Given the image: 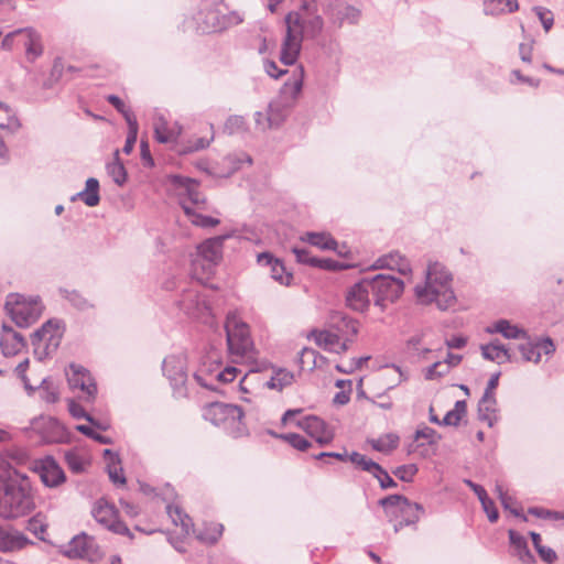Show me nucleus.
<instances>
[{
    "instance_id": "1",
    "label": "nucleus",
    "mask_w": 564,
    "mask_h": 564,
    "mask_svg": "<svg viewBox=\"0 0 564 564\" xmlns=\"http://www.w3.org/2000/svg\"><path fill=\"white\" fill-rule=\"evenodd\" d=\"M285 26L286 34L280 58L284 65H294L300 55L303 39H316L324 28V20L317 13L315 0H301L299 9L286 14Z\"/></svg>"
},
{
    "instance_id": "2",
    "label": "nucleus",
    "mask_w": 564,
    "mask_h": 564,
    "mask_svg": "<svg viewBox=\"0 0 564 564\" xmlns=\"http://www.w3.org/2000/svg\"><path fill=\"white\" fill-rule=\"evenodd\" d=\"M416 301L422 305L435 304L446 311L456 303L451 271L438 261H430L425 270V280L414 288Z\"/></svg>"
},
{
    "instance_id": "3",
    "label": "nucleus",
    "mask_w": 564,
    "mask_h": 564,
    "mask_svg": "<svg viewBox=\"0 0 564 564\" xmlns=\"http://www.w3.org/2000/svg\"><path fill=\"white\" fill-rule=\"evenodd\" d=\"M35 509L31 481L26 475L14 470V477H0V517L17 519Z\"/></svg>"
},
{
    "instance_id": "4",
    "label": "nucleus",
    "mask_w": 564,
    "mask_h": 564,
    "mask_svg": "<svg viewBox=\"0 0 564 564\" xmlns=\"http://www.w3.org/2000/svg\"><path fill=\"white\" fill-rule=\"evenodd\" d=\"M169 180L170 183L180 191V204L194 225L203 228H209L215 227L220 223L219 219L198 214L192 208L191 205H198L204 202L196 181L182 175H170Z\"/></svg>"
},
{
    "instance_id": "5",
    "label": "nucleus",
    "mask_w": 564,
    "mask_h": 564,
    "mask_svg": "<svg viewBox=\"0 0 564 564\" xmlns=\"http://www.w3.org/2000/svg\"><path fill=\"white\" fill-rule=\"evenodd\" d=\"M225 330L228 351L232 360L239 362L252 359L254 347L250 337L249 326L238 319L235 314H230L226 318Z\"/></svg>"
},
{
    "instance_id": "6",
    "label": "nucleus",
    "mask_w": 564,
    "mask_h": 564,
    "mask_svg": "<svg viewBox=\"0 0 564 564\" xmlns=\"http://www.w3.org/2000/svg\"><path fill=\"white\" fill-rule=\"evenodd\" d=\"M379 505L383 508L386 516L390 521H397L393 530L398 533L403 527L415 524L421 514L424 513V508L420 503H412L406 497L402 495H390L379 500Z\"/></svg>"
},
{
    "instance_id": "7",
    "label": "nucleus",
    "mask_w": 564,
    "mask_h": 564,
    "mask_svg": "<svg viewBox=\"0 0 564 564\" xmlns=\"http://www.w3.org/2000/svg\"><path fill=\"white\" fill-rule=\"evenodd\" d=\"M4 308L12 322L21 328L33 325L43 312L40 296H30L12 293L7 296Z\"/></svg>"
},
{
    "instance_id": "8",
    "label": "nucleus",
    "mask_w": 564,
    "mask_h": 564,
    "mask_svg": "<svg viewBox=\"0 0 564 564\" xmlns=\"http://www.w3.org/2000/svg\"><path fill=\"white\" fill-rule=\"evenodd\" d=\"M204 416L214 425L223 427L232 437H240L247 433L242 421L243 411L239 405L216 402L207 408Z\"/></svg>"
},
{
    "instance_id": "9",
    "label": "nucleus",
    "mask_w": 564,
    "mask_h": 564,
    "mask_svg": "<svg viewBox=\"0 0 564 564\" xmlns=\"http://www.w3.org/2000/svg\"><path fill=\"white\" fill-rule=\"evenodd\" d=\"M65 332L63 321L52 318L46 321L31 335L34 356L37 360H44L58 349Z\"/></svg>"
},
{
    "instance_id": "10",
    "label": "nucleus",
    "mask_w": 564,
    "mask_h": 564,
    "mask_svg": "<svg viewBox=\"0 0 564 564\" xmlns=\"http://www.w3.org/2000/svg\"><path fill=\"white\" fill-rule=\"evenodd\" d=\"M1 47L12 50L21 47L28 62H35L44 51L42 35L33 28H22L9 32L1 41Z\"/></svg>"
},
{
    "instance_id": "11",
    "label": "nucleus",
    "mask_w": 564,
    "mask_h": 564,
    "mask_svg": "<svg viewBox=\"0 0 564 564\" xmlns=\"http://www.w3.org/2000/svg\"><path fill=\"white\" fill-rule=\"evenodd\" d=\"M371 284V295L376 306L386 307L387 302L397 301L404 290L402 280L389 274L379 273L369 278Z\"/></svg>"
},
{
    "instance_id": "12",
    "label": "nucleus",
    "mask_w": 564,
    "mask_h": 564,
    "mask_svg": "<svg viewBox=\"0 0 564 564\" xmlns=\"http://www.w3.org/2000/svg\"><path fill=\"white\" fill-rule=\"evenodd\" d=\"M63 555L76 560H85L90 563H96L100 561L104 556L102 551L100 550L96 540L82 532L80 534L75 535L64 547L62 551Z\"/></svg>"
},
{
    "instance_id": "13",
    "label": "nucleus",
    "mask_w": 564,
    "mask_h": 564,
    "mask_svg": "<svg viewBox=\"0 0 564 564\" xmlns=\"http://www.w3.org/2000/svg\"><path fill=\"white\" fill-rule=\"evenodd\" d=\"M196 28L202 33L220 32L228 26L236 25L242 21L237 13L229 15L221 14L218 9H202L195 17Z\"/></svg>"
},
{
    "instance_id": "14",
    "label": "nucleus",
    "mask_w": 564,
    "mask_h": 564,
    "mask_svg": "<svg viewBox=\"0 0 564 564\" xmlns=\"http://www.w3.org/2000/svg\"><path fill=\"white\" fill-rule=\"evenodd\" d=\"M162 370L175 393L183 395L184 387L187 381L186 356L184 354H177L165 357Z\"/></svg>"
},
{
    "instance_id": "15",
    "label": "nucleus",
    "mask_w": 564,
    "mask_h": 564,
    "mask_svg": "<svg viewBox=\"0 0 564 564\" xmlns=\"http://www.w3.org/2000/svg\"><path fill=\"white\" fill-rule=\"evenodd\" d=\"M93 517L98 523L109 531L116 534L131 536V532L127 524L118 519V514L113 506L104 501H98L93 508Z\"/></svg>"
},
{
    "instance_id": "16",
    "label": "nucleus",
    "mask_w": 564,
    "mask_h": 564,
    "mask_svg": "<svg viewBox=\"0 0 564 564\" xmlns=\"http://www.w3.org/2000/svg\"><path fill=\"white\" fill-rule=\"evenodd\" d=\"M223 240V237L210 238L197 246L193 264L197 265L202 261V267L205 271L212 270L221 259Z\"/></svg>"
},
{
    "instance_id": "17",
    "label": "nucleus",
    "mask_w": 564,
    "mask_h": 564,
    "mask_svg": "<svg viewBox=\"0 0 564 564\" xmlns=\"http://www.w3.org/2000/svg\"><path fill=\"white\" fill-rule=\"evenodd\" d=\"M67 372V381L72 389H80L87 401H93L97 394V386L89 371L82 366L72 364Z\"/></svg>"
},
{
    "instance_id": "18",
    "label": "nucleus",
    "mask_w": 564,
    "mask_h": 564,
    "mask_svg": "<svg viewBox=\"0 0 564 564\" xmlns=\"http://www.w3.org/2000/svg\"><path fill=\"white\" fill-rule=\"evenodd\" d=\"M297 426L304 430L319 445L329 444L334 438V433L329 426L318 416L306 415L297 421Z\"/></svg>"
},
{
    "instance_id": "19",
    "label": "nucleus",
    "mask_w": 564,
    "mask_h": 564,
    "mask_svg": "<svg viewBox=\"0 0 564 564\" xmlns=\"http://www.w3.org/2000/svg\"><path fill=\"white\" fill-rule=\"evenodd\" d=\"M518 349L525 361L539 364L542 352L546 356L554 354L555 345L550 337L540 338L535 341L529 337V339H525V343L518 346Z\"/></svg>"
},
{
    "instance_id": "20",
    "label": "nucleus",
    "mask_w": 564,
    "mask_h": 564,
    "mask_svg": "<svg viewBox=\"0 0 564 564\" xmlns=\"http://www.w3.org/2000/svg\"><path fill=\"white\" fill-rule=\"evenodd\" d=\"M371 284L369 278H364L350 286L346 294L347 305L357 312H365L370 305Z\"/></svg>"
},
{
    "instance_id": "21",
    "label": "nucleus",
    "mask_w": 564,
    "mask_h": 564,
    "mask_svg": "<svg viewBox=\"0 0 564 564\" xmlns=\"http://www.w3.org/2000/svg\"><path fill=\"white\" fill-rule=\"evenodd\" d=\"M180 308L188 316L200 318L210 313V306L196 290H186L178 301Z\"/></svg>"
},
{
    "instance_id": "22",
    "label": "nucleus",
    "mask_w": 564,
    "mask_h": 564,
    "mask_svg": "<svg viewBox=\"0 0 564 564\" xmlns=\"http://www.w3.org/2000/svg\"><path fill=\"white\" fill-rule=\"evenodd\" d=\"M257 262L262 267L270 268L271 278L282 285L289 286L293 280V274L288 272L283 262L274 258L270 252H261L257 257Z\"/></svg>"
},
{
    "instance_id": "23",
    "label": "nucleus",
    "mask_w": 564,
    "mask_h": 564,
    "mask_svg": "<svg viewBox=\"0 0 564 564\" xmlns=\"http://www.w3.org/2000/svg\"><path fill=\"white\" fill-rule=\"evenodd\" d=\"M39 476L46 487H57L66 480L64 470L53 457H46L37 467Z\"/></svg>"
},
{
    "instance_id": "24",
    "label": "nucleus",
    "mask_w": 564,
    "mask_h": 564,
    "mask_svg": "<svg viewBox=\"0 0 564 564\" xmlns=\"http://www.w3.org/2000/svg\"><path fill=\"white\" fill-rule=\"evenodd\" d=\"M25 347V339L7 324L2 325L0 337V348L4 357H11L19 354Z\"/></svg>"
},
{
    "instance_id": "25",
    "label": "nucleus",
    "mask_w": 564,
    "mask_h": 564,
    "mask_svg": "<svg viewBox=\"0 0 564 564\" xmlns=\"http://www.w3.org/2000/svg\"><path fill=\"white\" fill-rule=\"evenodd\" d=\"M372 267L375 269L397 270L402 275H408L412 272L410 261L398 251L381 256L375 261Z\"/></svg>"
},
{
    "instance_id": "26",
    "label": "nucleus",
    "mask_w": 564,
    "mask_h": 564,
    "mask_svg": "<svg viewBox=\"0 0 564 564\" xmlns=\"http://www.w3.org/2000/svg\"><path fill=\"white\" fill-rule=\"evenodd\" d=\"M311 337L317 346L330 352L341 354L348 349V345L345 341H340L339 336L329 330L314 329L311 333Z\"/></svg>"
},
{
    "instance_id": "27",
    "label": "nucleus",
    "mask_w": 564,
    "mask_h": 564,
    "mask_svg": "<svg viewBox=\"0 0 564 564\" xmlns=\"http://www.w3.org/2000/svg\"><path fill=\"white\" fill-rule=\"evenodd\" d=\"M498 404L496 395H484L478 402V419L492 427L498 421Z\"/></svg>"
},
{
    "instance_id": "28",
    "label": "nucleus",
    "mask_w": 564,
    "mask_h": 564,
    "mask_svg": "<svg viewBox=\"0 0 564 564\" xmlns=\"http://www.w3.org/2000/svg\"><path fill=\"white\" fill-rule=\"evenodd\" d=\"M486 332L489 334L499 333L507 339H529L525 329L511 324L508 319H499L492 326H488Z\"/></svg>"
},
{
    "instance_id": "29",
    "label": "nucleus",
    "mask_w": 564,
    "mask_h": 564,
    "mask_svg": "<svg viewBox=\"0 0 564 564\" xmlns=\"http://www.w3.org/2000/svg\"><path fill=\"white\" fill-rule=\"evenodd\" d=\"M32 543L26 535L21 532L10 533L0 527V551L13 552L25 547Z\"/></svg>"
},
{
    "instance_id": "30",
    "label": "nucleus",
    "mask_w": 564,
    "mask_h": 564,
    "mask_svg": "<svg viewBox=\"0 0 564 564\" xmlns=\"http://www.w3.org/2000/svg\"><path fill=\"white\" fill-rule=\"evenodd\" d=\"M361 15V11L351 6V4H343L335 8L330 14V21L341 28L345 22L349 24H357Z\"/></svg>"
},
{
    "instance_id": "31",
    "label": "nucleus",
    "mask_w": 564,
    "mask_h": 564,
    "mask_svg": "<svg viewBox=\"0 0 564 564\" xmlns=\"http://www.w3.org/2000/svg\"><path fill=\"white\" fill-rule=\"evenodd\" d=\"M303 83L304 67L302 65H297L284 83L281 89L282 95L288 96L291 100H296L303 89Z\"/></svg>"
},
{
    "instance_id": "32",
    "label": "nucleus",
    "mask_w": 564,
    "mask_h": 564,
    "mask_svg": "<svg viewBox=\"0 0 564 564\" xmlns=\"http://www.w3.org/2000/svg\"><path fill=\"white\" fill-rule=\"evenodd\" d=\"M508 535L509 542L511 546L514 549V553L518 556V558L524 564L534 563L535 558L529 550L527 539L512 529L508 531Z\"/></svg>"
},
{
    "instance_id": "33",
    "label": "nucleus",
    "mask_w": 564,
    "mask_h": 564,
    "mask_svg": "<svg viewBox=\"0 0 564 564\" xmlns=\"http://www.w3.org/2000/svg\"><path fill=\"white\" fill-rule=\"evenodd\" d=\"M77 198L82 199L89 207L97 206L100 202L98 180L95 177H89L86 181L85 189L74 195L72 200Z\"/></svg>"
},
{
    "instance_id": "34",
    "label": "nucleus",
    "mask_w": 564,
    "mask_h": 564,
    "mask_svg": "<svg viewBox=\"0 0 564 564\" xmlns=\"http://www.w3.org/2000/svg\"><path fill=\"white\" fill-rule=\"evenodd\" d=\"M519 8L517 0H484L486 15H500L512 13Z\"/></svg>"
},
{
    "instance_id": "35",
    "label": "nucleus",
    "mask_w": 564,
    "mask_h": 564,
    "mask_svg": "<svg viewBox=\"0 0 564 564\" xmlns=\"http://www.w3.org/2000/svg\"><path fill=\"white\" fill-rule=\"evenodd\" d=\"M480 349L482 357L487 360L497 361L498 364L502 362V358L505 360H510L509 350L498 340H494L487 345H481Z\"/></svg>"
},
{
    "instance_id": "36",
    "label": "nucleus",
    "mask_w": 564,
    "mask_h": 564,
    "mask_svg": "<svg viewBox=\"0 0 564 564\" xmlns=\"http://www.w3.org/2000/svg\"><path fill=\"white\" fill-rule=\"evenodd\" d=\"M59 295L66 300L73 307L78 311H87L94 305L90 303L88 299H86L79 291L77 290H68L61 288L58 290Z\"/></svg>"
},
{
    "instance_id": "37",
    "label": "nucleus",
    "mask_w": 564,
    "mask_h": 564,
    "mask_svg": "<svg viewBox=\"0 0 564 564\" xmlns=\"http://www.w3.org/2000/svg\"><path fill=\"white\" fill-rule=\"evenodd\" d=\"M306 240L312 246L318 247L323 250H335L341 254V251L337 249L338 242L329 234L307 232Z\"/></svg>"
},
{
    "instance_id": "38",
    "label": "nucleus",
    "mask_w": 564,
    "mask_h": 564,
    "mask_svg": "<svg viewBox=\"0 0 564 564\" xmlns=\"http://www.w3.org/2000/svg\"><path fill=\"white\" fill-rule=\"evenodd\" d=\"M21 123L15 112L6 104L0 101V129H7L15 132L20 129Z\"/></svg>"
},
{
    "instance_id": "39",
    "label": "nucleus",
    "mask_w": 564,
    "mask_h": 564,
    "mask_svg": "<svg viewBox=\"0 0 564 564\" xmlns=\"http://www.w3.org/2000/svg\"><path fill=\"white\" fill-rule=\"evenodd\" d=\"M154 133L155 138L160 143H170L174 142L180 134V131H175L174 129H170L167 127V122L162 118H158L154 122Z\"/></svg>"
},
{
    "instance_id": "40",
    "label": "nucleus",
    "mask_w": 564,
    "mask_h": 564,
    "mask_svg": "<svg viewBox=\"0 0 564 564\" xmlns=\"http://www.w3.org/2000/svg\"><path fill=\"white\" fill-rule=\"evenodd\" d=\"M467 413V403L465 400H458L454 404V409L448 411L442 420V425L457 426L460 420Z\"/></svg>"
},
{
    "instance_id": "41",
    "label": "nucleus",
    "mask_w": 564,
    "mask_h": 564,
    "mask_svg": "<svg viewBox=\"0 0 564 564\" xmlns=\"http://www.w3.org/2000/svg\"><path fill=\"white\" fill-rule=\"evenodd\" d=\"M224 527L220 523H208L197 532V539L207 544H215L223 534Z\"/></svg>"
},
{
    "instance_id": "42",
    "label": "nucleus",
    "mask_w": 564,
    "mask_h": 564,
    "mask_svg": "<svg viewBox=\"0 0 564 564\" xmlns=\"http://www.w3.org/2000/svg\"><path fill=\"white\" fill-rule=\"evenodd\" d=\"M166 509L173 523L181 525L182 530L188 534L193 528L192 519L178 506H167Z\"/></svg>"
},
{
    "instance_id": "43",
    "label": "nucleus",
    "mask_w": 564,
    "mask_h": 564,
    "mask_svg": "<svg viewBox=\"0 0 564 564\" xmlns=\"http://www.w3.org/2000/svg\"><path fill=\"white\" fill-rule=\"evenodd\" d=\"M116 158L112 162L107 164V173L112 178V181L119 185L122 186L127 181V171L123 166V164L119 161V153L116 151L115 153Z\"/></svg>"
},
{
    "instance_id": "44",
    "label": "nucleus",
    "mask_w": 564,
    "mask_h": 564,
    "mask_svg": "<svg viewBox=\"0 0 564 564\" xmlns=\"http://www.w3.org/2000/svg\"><path fill=\"white\" fill-rule=\"evenodd\" d=\"M294 380V375L285 369H279L274 371L270 381H268V387L270 389L283 390L285 387L292 384Z\"/></svg>"
},
{
    "instance_id": "45",
    "label": "nucleus",
    "mask_w": 564,
    "mask_h": 564,
    "mask_svg": "<svg viewBox=\"0 0 564 564\" xmlns=\"http://www.w3.org/2000/svg\"><path fill=\"white\" fill-rule=\"evenodd\" d=\"M371 447L380 453H389L398 446L399 437L395 434H386L376 440H370Z\"/></svg>"
},
{
    "instance_id": "46",
    "label": "nucleus",
    "mask_w": 564,
    "mask_h": 564,
    "mask_svg": "<svg viewBox=\"0 0 564 564\" xmlns=\"http://www.w3.org/2000/svg\"><path fill=\"white\" fill-rule=\"evenodd\" d=\"M267 113L269 115L267 121L271 124V129L278 128L285 119L283 105L279 101H271L268 105Z\"/></svg>"
},
{
    "instance_id": "47",
    "label": "nucleus",
    "mask_w": 564,
    "mask_h": 564,
    "mask_svg": "<svg viewBox=\"0 0 564 564\" xmlns=\"http://www.w3.org/2000/svg\"><path fill=\"white\" fill-rule=\"evenodd\" d=\"M348 459L356 465V467L360 468L364 471L369 474H373L376 470H379V464L373 462L372 459L367 458L365 455L352 452Z\"/></svg>"
},
{
    "instance_id": "48",
    "label": "nucleus",
    "mask_w": 564,
    "mask_h": 564,
    "mask_svg": "<svg viewBox=\"0 0 564 564\" xmlns=\"http://www.w3.org/2000/svg\"><path fill=\"white\" fill-rule=\"evenodd\" d=\"M46 529L47 524L44 522L41 513L33 516L26 522V530L33 533L41 541H45L44 534Z\"/></svg>"
},
{
    "instance_id": "49",
    "label": "nucleus",
    "mask_w": 564,
    "mask_h": 564,
    "mask_svg": "<svg viewBox=\"0 0 564 564\" xmlns=\"http://www.w3.org/2000/svg\"><path fill=\"white\" fill-rule=\"evenodd\" d=\"M247 129V121L245 117L232 115L229 116L225 122L224 131L228 134H236L243 132Z\"/></svg>"
},
{
    "instance_id": "50",
    "label": "nucleus",
    "mask_w": 564,
    "mask_h": 564,
    "mask_svg": "<svg viewBox=\"0 0 564 564\" xmlns=\"http://www.w3.org/2000/svg\"><path fill=\"white\" fill-rule=\"evenodd\" d=\"M528 512L536 518L560 521L564 520V511H555L541 507H531Z\"/></svg>"
},
{
    "instance_id": "51",
    "label": "nucleus",
    "mask_w": 564,
    "mask_h": 564,
    "mask_svg": "<svg viewBox=\"0 0 564 564\" xmlns=\"http://www.w3.org/2000/svg\"><path fill=\"white\" fill-rule=\"evenodd\" d=\"M128 127H129V132H128V135H127V139H126V143L123 145V149L122 151L126 153V154H130L133 150V147L137 142V137H138V122H137V119H130L128 118V122H127Z\"/></svg>"
},
{
    "instance_id": "52",
    "label": "nucleus",
    "mask_w": 564,
    "mask_h": 564,
    "mask_svg": "<svg viewBox=\"0 0 564 564\" xmlns=\"http://www.w3.org/2000/svg\"><path fill=\"white\" fill-rule=\"evenodd\" d=\"M279 437L286 441L292 447L302 452L306 451L311 446V443L304 436L296 433L281 434Z\"/></svg>"
},
{
    "instance_id": "53",
    "label": "nucleus",
    "mask_w": 564,
    "mask_h": 564,
    "mask_svg": "<svg viewBox=\"0 0 564 564\" xmlns=\"http://www.w3.org/2000/svg\"><path fill=\"white\" fill-rule=\"evenodd\" d=\"M392 473L400 480L410 482L413 480L415 474L417 473V467L414 464L402 465L397 467Z\"/></svg>"
},
{
    "instance_id": "54",
    "label": "nucleus",
    "mask_w": 564,
    "mask_h": 564,
    "mask_svg": "<svg viewBox=\"0 0 564 564\" xmlns=\"http://www.w3.org/2000/svg\"><path fill=\"white\" fill-rule=\"evenodd\" d=\"M533 11L535 12L536 17L539 18L540 22L543 25V29L545 32H549L554 23V15L552 11H550L546 8L543 7H534Z\"/></svg>"
},
{
    "instance_id": "55",
    "label": "nucleus",
    "mask_w": 564,
    "mask_h": 564,
    "mask_svg": "<svg viewBox=\"0 0 564 564\" xmlns=\"http://www.w3.org/2000/svg\"><path fill=\"white\" fill-rule=\"evenodd\" d=\"M106 99L110 105H112L117 109L118 112H120L124 117L127 122L128 118L135 119L130 109L126 107L124 102L118 96L109 95Z\"/></svg>"
},
{
    "instance_id": "56",
    "label": "nucleus",
    "mask_w": 564,
    "mask_h": 564,
    "mask_svg": "<svg viewBox=\"0 0 564 564\" xmlns=\"http://www.w3.org/2000/svg\"><path fill=\"white\" fill-rule=\"evenodd\" d=\"M448 373V367H444L442 361H436L431 365L425 371L426 380H434Z\"/></svg>"
},
{
    "instance_id": "57",
    "label": "nucleus",
    "mask_w": 564,
    "mask_h": 564,
    "mask_svg": "<svg viewBox=\"0 0 564 564\" xmlns=\"http://www.w3.org/2000/svg\"><path fill=\"white\" fill-rule=\"evenodd\" d=\"M372 476L378 479L382 489L397 487V482L390 477L388 471L379 465V470H376Z\"/></svg>"
},
{
    "instance_id": "58",
    "label": "nucleus",
    "mask_w": 564,
    "mask_h": 564,
    "mask_svg": "<svg viewBox=\"0 0 564 564\" xmlns=\"http://www.w3.org/2000/svg\"><path fill=\"white\" fill-rule=\"evenodd\" d=\"M118 463L109 464L108 465V475L110 480L115 485H124L126 484V477L123 475V470L121 467L117 466Z\"/></svg>"
},
{
    "instance_id": "59",
    "label": "nucleus",
    "mask_w": 564,
    "mask_h": 564,
    "mask_svg": "<svg viewBox=\"0 0 564 564\" xmlns=\"http://www.w3.org/2000/svg\"><path fill=\"white\" fill-rule=\"evenodd\" d=\"M484 511L487 513L490 522H496L499 518V512L495 506V502L487 496L480 501Z\"/></svg>"
},
{
    "instance_id": "60",
    "label": "nucleus",
    "mask_w": 564,
    "mask_h": 564,
    "mask_svg": "<svg viewBox=\"0 0 564 564\" xmlns=\"http://www.w3.org/2000/svg\"><path fill=\"white\" fill-rule=\"evenodd\" d=\"M40 388L43 390V400L47 403H55L58 401V392L50 387V382L47 379H43Z\"/></svg>"
},
{
    "instance_id": "61",
    "label": "nucleus",
    "mask_w": 564,
    "mask_h": 564,
    "mask_svg": "<svg viewBox=\"0 0 564 564\" xmlns=\"http://www.w3.org/2000/svg\"><path fill=\"white\" fill-rule=\"evenodd\" d=\"M238 369L235 367H226L221 371H218L215 376V380L220 383H228L235 380L237 377Z\"/></svg>"
},
{
    "instance_id": "62",
    "label": "nucleus",
    "mask_w": 564,
    "mask_h": 564,
    "mask_svg": "<svg viewBox=\"0 0 564 564\" xmlns=\"http://www.w3.org/2000/svg\"><path fill=\"white\" fill-rule=\"evenodd\" d=\"M425 438L429 444H435L441 438L437 432L431 427H423L415 432V440Z\"/></svg>"
},
{
    "instance_id": "63",
    "label": "nucleus",
    "mask_w": 564,
    "mask_h": 564,
    "mask_svg": "<svg viewBox=\"0 0 564 564\" xmlns=\"http://www.w3.org/2000/svg\"><path fill=\"white\" fill-rule=\"evenodd\" d=\"M263 68L265 70V73L272 78H279L282 75H285L289 73L288 70L279 68L276 63L274 61H270V59L264 61Z\"/></svg>"
},
{
    "instance_id": "64",
    "label": "nucleus",
    "mask_w": 564,
    "mask_h": 564,
    "mask_svg": "<svg viewBox=\"0 0 564 564\" xmlns=\"http://www.w3.org/2000/svg\"><path fill=\"white\" fill-rule=\"evenodd\" d=\"M65 459H66V463L68 465V467L74 471V473H80L84 470V464H83V460L82 458L74 454V453H67L65 455Z\"/></svg>"
}]
</instances>
